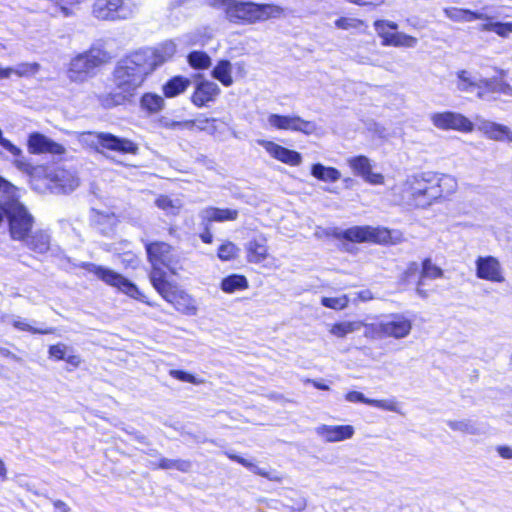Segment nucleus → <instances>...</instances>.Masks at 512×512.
<instances>
[{
  "instance_id": "3",
  "label": "nucleus",
  "mask_w": 512,
  "mask_h": 512,
  "mask_svg": "<svg viewBox=\"0 0 512 512\" xmlns=\"http://www.w3.org/2000/svg\"><path fill=\"white\" fill-rule=\"evenodd\" d=\"M145 250L147 253L148 261L152 266L149 278L153 286L157 284L153 278L155 272L160 273L161 281H167L166 272L162 267L167 268L172 274H176V270L178 268V260L173 253V247L171 245L160 241L146 242Z\"/></svg>"
},
{
  "instance_id": "1",
  "label": "nucleus",
  "mask_w": 512,
  "mask_h": 512,
  "mask_svg": "<svg viewBox=\"0 0 512 512\" xmlns=\"http://www.w3.org/2000/svg\"><path fill=\"white\" fill-rule=\"evenodd\" d=\"M151 52L136 51L121 59L113 71L114 89L98 95L99 103L106 109L123 105L134 96L145 77L153 72V62H149Z\"/></svg>"
},
{
  "instance_id": "11",
  "label": "nucleus",
  "mask_w": 512,
  "mask_h": 512,
  "mask_svg": "<svg viewBox=\"0 0 512 512\" xmlns=\"http://www.w3.org/2000/svg\"><path fill=\"white\" fill-rule=\"evenodd\" d=\"M102 63L101 52L99 50H90L72 59L66 73L72 81L83 82Z\"/></svg>"
},
{
  "instance_id": "20",
  "label": "nucleus",
  "mask_w": 512,
  "mask_h": 512,
  "mask_svg": "<svg viewBox=\"0 0 512 512\" xmlns=\"http://www.w3.org/2000/svg\"><path fill=\"white\" fill-rule=\"evenodd\" d=\"M348 164L354 173L361 176L366 182L374 185L383 184V175L372 172V165L368 157L359 155L349 158Z\"/></svg>"
},
{
  "instance_id": "26",
  "label": "nucleus",
  "mask_w": 512,
  "mask_h": 512,
  "mask_svg": "<svg viewBox=\"0 0 512 512\" xmlns=\"http://www.w3.org/2000/svg\"><path fill=\"white\" fill-rule=\"evenodd\" d=\"M199 216L203 222L207 223L232 221L237 219L238 211L229 208L207 207L201 210Z\"/></svg>"
},
{
  "instance_id": "48",
  "label": "nucleus",
  "mask_w": 512,
  "mask_h": 512,
  "mask_svg": "<svg viewBox=\"0 0 512 512\" xmlns=\"http://www.w3.org/2000/svg\"><path fill=\"white\" fill-rule=\"evenodd\" d=\"M237 247L232 242L222 244L218 248V257L221 260H230L235 257Z\"/></svg>"
},
{
  "instance_id": "41",
  "label": "nucleus",
  "mask_w": 512,
  "mask_h": 512,
  "mask_svg": "<svg viewBox=\"0 0 512 512\" xmlns=\"http://www.w3.org/2000/svg\"><path fill=\"white\" fill-rule=\"evenodd\" d=\"M363 323L359 321H345L336 323L332 326L330 332L336 337L343 338L347 334L358 331Z\"/></svg>"
},
{
  "instance_id": "52",
  "label": "nucleus",
  "mask_w": 512,
  "mask_h": 512,
  "mask_svg": "<svg viewBox=\"0 0 512 512\" xmlns=\"http://www.w3.org/2000/svg\"><path fill=\"white\" fill-rule=\"evenodd\" d=\"M163 126L168 129H188L191 130L194 127L193 121H174V120H165L163 122Z\"/></svg>"
},
{
  "instance_id": "31",
  "label": "nucleus",
  "mask_w": 512,
  "mask_h": 512,
  "mask_svg": "<svg viewBox=\"0 0 512 512\" xmlns=\"http://www.w3.org/2000/svg\"><path fill=\"white\" fill-rule=\"evenodd\" d=\"M248 261L251 263H260L267 256L266 239L259 238L248 242L247 244Z\"/></svg>"
},
{
  "instance_id": "5",
  "label": "nucleus",
  "mask_w": 512,
  "mask_h": 512,
  "mask_svg": "<svg viewBox=\"0 0 512 512\" xmlns=\"http://www.w3.org/2000/svg\"><path fill=\"white\" fill-rule=\"evenodd\" d=\"M139 0H95L92 14L99 20H126L138 11Z\"/></svg>"
},
{
  "instance_id": "49",
  "label": "nucleus",
  "mask_w": 512,
  "mask_h": 512,
  "mask_svg": "<svg viewBox=\"0 0 512 512\" xmlns=\"http://www.w3.org/2000/svg\"><path fill=\"white\" fill-rule=\"evenodd\" d=\"M192 121L194 122V127L196 126L199 130L207 131L211 134L216 131V119L214 118H198Z\"/></svg>"
},
{
  "instance_id": "21",
  "label": "nucleus",
  "mask_w": 512,
  "mask_h": 512,
  "mask_svg": "<svg viewBox=\"0 0 512 512\" xmlns=\"http://www.w3.org/2000/svg\"><path fill=\"white\" fill-rule=\"evenodd\" d=\"M316 433L326 442H339L352 438L354 428L351 425H320Z\"/></svg>"
},
{
  "instance_id": "56",
  "label": "nucleus",
  "mask_w": 512,
  "mask_h": 512,
  "mask_svg": "<svg viewBox=\"0 0 512 512\" xmlns=\"http://www.w3.org/2000/svg\"><path fill=\"white\" fill-rule=\"evenodd\" d=\"M356 22L355 19L341 17L335 21V25L340 29H349L351 27H356L354 24Z\"/></svg>"
},
{
  "instance_id": "40",
  "label": "nucleus",
  "mask_w": 512,
  "mask_h": 512,
  "mask_svg": "<svg viewBox=\"0 0 512 512\" xmlns=\"http://www.w3.org/2000/svg\"><path fill=\"white\" fill-rule=\"evenodd\" d=\"M187 61L193 69L204 70L210 67L211 58L203 51H192L187 56Z\"/></svg>"
},
{
  "instance_id": "24",
  "label": "nucleus",
  "mask_w": 512,
  "mask_h": 512,
  "mask_svg": "<svg viewBox=\"0 0 512 512\" xmlns=\"http://www.w3.org/2000/svg\"><path fill=\"white\" fill-rule=\"evenodd\" d=\"M177 45L174 41H165L158 48L152 49L147 48L139 50V52H151L152 56L149 58V62H153V71L159 65L163 64L167 60L171 59L176 53Z\"/></svg>"
},
{
  "instance_id": "16",
  "label": "nucleus",
  "mask_w": 512,
  "mask_h": 512,
  "mask_svg": "<svg viewBox=\"0 0 512 512\" xmlns=\"http://www.w3.org/2000/svg\"><path fill=\"white\" fill-rule=\"evenodd\" d=\"M27 149L30 154H45L61 155L64 153V147L48 138L40 132H32L28 135Z\"/></svg>"
},
{
  "instance_id": "59",
  "label": "nucleus",
  "mask_w": 512,
  "mask_h": 512,
  "mask_svg": "<svg viewBox=\"0 0 512 512\" xmlns=\"http://www.w3.org/2000/svg\"><path fill=\"white\" fill-rule=\"evenodd\" d=\"M53 185H50L49 188L56 193H61L64 190V185L62 184V179L59 175H55V179H51Z\"/></svg>"
},
{
  "instance_id": "2",
  "label": "nucleus",
  "mask_w": 512,
  "mask_h": 512,
  "mask_svg": "<svg viewBox=\"0 0 512 512\" xmlns=\"http://www.w3.org/2000/svg\"><path fill=\"white\" fill-rule=\"evenodd\" d=\"M209 5L223 8L227 20L234 24H254L279 17L282 9L272 4L246 0H208Z\"/></svg>"
},
{
  "instance_id": "45",
  "label": "nucleus",
  "mask_w": 512,
  "mask_h": 512,
  "mask_svg": "<svg viewBox=\"0 0 512 512\" xmlns=\"http://www.w3.org/2000/svg\"><path fill=\"white\" fill-rule=\"evenodd\" d=\"M442 270L434 265L430 259H425L422 263V271L420 278L436 279L442 277Z\"/></svg>"
},
{
  "instance_id": "30",
  "label": "nucleus",
  "mask_w": 512,
  "mask_h": 512,
  "mask_svg": "<svg viewBox=\"0 0 512 512\" xmlns=\"http://www.w3.org/2000/svg\"><path fill=\"white\" fill-rule=\"evenodd\" d=\"M433 187L438 190L439 198L451 195L457 189V181L450 175H438L434 173Z\"/></svg>"
},
{
  "instance_id": "50",
  "label": "nucleus",
  "mask_w": 512,
  "mask_h": 512,
  "mask_svg": "<svg viewBox=\"0 0 512 512\" xmlns=\"http://www.w3.org/2000/svg\"><path fill=\"white\" fill-rule=\"evenodd\" d=\"M489 92L500 93L507 96H512V86L504 81L497 82L493 80L492 86L489 89Z\"/></svg>"
},
{
  "instance_id": "17",
  "label": "nucleus",
  "mask_w": 512,
  "mask_h": 512,
  "mask_svg": "<svg viewBox=\"0 0 512 512\" xmlns=\"http://www.w3.org/2000/svg\"><path fill=\"white\" fill-rule=\"evenodd\" d=\"M382 321L386 338L403 339L407 337L412 330V320L402 313L390 314Z\"/></svg>"
},
{
  "instance_id": "42",
  "label": "nucleus",
  "mask_w": 512,
  "mask_h": 512,
  "mask_svg": "<svg viewBox=\"0 0 512 512\" xmlns=\"http://www.w3.org/2000/svg\"><path fill=\"white\" fill-rule=\"evenodd\" d=\"M36 321H32V323L27 322L25 319H16L13 321V326L21 331H28L33 334H49L53 332L52 328H47L41 326H35Z\"/></svg>"
},
{
  "instance_id": "63",
  "label": "nucleus",
  "mask_w": 512,
  "mask_h": 512,
  "mask_svg": "<svg viewBox=\"0 0 512 512\" xmlns=\"http://www.w3.org/2000/svg\"><path fill=\"white\" fill-rule=\"evenodd\" d=\"M0 355H2L4 357L11 358L14 361L20 360V358L16 354H14L13 352H11L10 350H8L7 348H4V347H0Z\"/></svg>"
},
{
  "instance_id": "18",
  "label": "nucleus",
  "mask_w": 512,
  "mask_h": 512,
  "mask_svg": "<svg viewBox=\"0 0 512 512\" xmlns=\"http://www.w3.org/2000/svg\"><path fill=\"white\" fill-rule=\"evenodd\" d=\"M476 276L479 279L492 282H504L502 267L497 258L493 256L478 257L476 262Z\"/></svg>"
},
{
  "instance_id": "55",
  "label": "nucleus",
  "mask_w": 512,
  "mask_h": 512,
  "mask_svg": "<svg viewBox=\"0 0 512 512\" xmlns=\"http://www.w3.org/2000/svg\"><path fill=\"white\" fill-rule=\"evenodd\" d=\"M82 360L79 355L68 354V349L66 348V370H70L69 366L72 368H77L81 364Z\"/></svg>"
},
{
  "instance_id": "36",
  "label": "nucleus",
  "mask_w": 512,
  "mask_h": 512,
  "mask_svg": "<svg viewBox=\"0 0 512 512\" xmlns=\"http://www.w3.org/2000/svg\"><path fill=\"white\" fill-rule=\"evenodd\" d=\"M248 288V281L245 276L232 274L225 277L221 282V289L226 293H233Z\"/></svg>"
},
{
  "instance_id": "6",
  "label": "nucleus",
  "mask_w": 512,
  "mask_h": 512,
  "mask_svg": "<svg viewBox=\"0 0 512 512\" xmlns=\"http://www.w3.org/2000/svg\"><path fill=\"white\" fill-rule=\"evenodd\" d=\"M79 141L91 148L116 151L123 154H137L138 146L133 141L107 132H82Z\"/></svg>"
},
{
  "instance_id": "23",
  "label": "nucleus",
  "mask_w": 512,
  "mask_h": 512,
  "mask_svg": "<svg viewBox=\"0 0 512 512\" xmlns=\"http://www.w3.org/2000/svg\"><path fill=\"white\" fill-rule=\"evenodd\" d=\"M0 146L15 157L13 163L19 171L26 173L28 175H32L34 173L35 167L23 155V152L19 147L14 145L10 140L6 139L5 137L0 140Z\"/></svg>"
},
{
  "instance_id": "37",
  "label": "nucleus",
  "mask_w": 512,
  "mask_h": 512,
  "mask_svg": "<svg viewBox=\"0 0 512 512\" xmlns=\"http://www.w3.org/2000/svg\"><path fill=\"white\" fill-rule=\"evenodd\" d=\"M192 467V464L189 460L184 459H168L165 457H162L159 460V463L154 466L155 469H162V470H178L181 472H188L190 471Z\"/></svg>"
},
{
  "instance_id": "43",
  "label": "nucleus",
  "mask_w": 512,
  "mask_h": 512,
  "mask_svg": "<svg viewBox=\"0 0 512 512\" xmlns=\"http://www.w3.org/2000/svg\"><path fill=\"white\" fill-rule=\"evenodd\" d=\"M156 206L168 214L176 215L179 212L181 204L179 200H173L169 196L160 195L156 201Z\"/></svg>"
},
{
  "instance_id": "14",
  "label": "nucleus",
  "mask_w": 512,
  "mask_h": 512,
  "mask_svg": "<svg viewBox=\"0 0 512 512\" xmlns=\"http://www.w3.org/2000/svg\"><path fill=\"white\" fill-rule=\"evenodd\" d=\"M268 123L278 130H291L305 135H311L317 130V125L314 122L304 120L296 115L270 114Z\"/></svg>"
},
{
  "instance_id": "12",
  "label": "nucleus",
  "mask_w": 512,
  "mask_h": 512,
  "mask_svg": "<svg viewBox=\"0 0 512 512\" xmlns=\"http://www.w3.org/2000/svg\"><path fill=\"white\" fill-rule=\"evenodd\" d=\"M374 28L377 34L383 39L382 44L384 46L414 48L418 43L417 38L413 36L402 32H389L388 29L397 30L398 25L395 22L376 20L374 22Z\"/></svg>"
},
{
  "instance_id": "7",
  "label": "nucleus",
  "mask_w": 512,
  "mask_h": 512,
  "mask_svg": "<svg viewBox=\"0 0 512 512\" xmlns=\"http://www.w3.org/2000/svg\"><path fill=\"white\" fill-rule=\"evenodd\" d=\"M160 277V273H154L153 278L157 284L153 287L156 289V291L167 302L171 303L178 312L188 316H195L198 310L195 304V300L185 291L179 289L177 286L171 284L170 282L161 281Z\"/></svg>"
},
{
  "instance_id": "58",
  "label": "nucleus",
  "mask_w": 512,
  "mask_h": 512,
  "mask_svg": "<svg viewBox=\"0 0 512 512\" xmlns=\"http://www.w3.org/2000/svg\"><path fill=\"white\" fill-rule=\"evenodd\" d=\"M203 223H204V231L200 234V238L204 243L210 244V243H212L213 235L210 232L209 223H207V222H203Z\"/></svg>"
},
{
  "instance_id": "35",
  "label": "nucleus",
  "mask_w": 512,
  "mask_h": 512,
  "mask_svg": "<svg viewBox=\"0 0 512 512\" xmlns=\"http://www.w3.org/2000/svg\"><path fill=\"white\" fill-rule=\"evenodd\" d=\"M225 454L227 455V457L229 459L236 461L237 463H239L242 466L249 469L254 474L260 475V476L265 477L272 481H277V482L281 481V477H279L275 474H271L270 472L266 471L263 468L258 467L257 465L253 464L251 461H249L241 456H237V455L229 453V452H226Z\"/></svg>"
},
{
  "instance_id": "25",
  "label": "nucleus",
  "mask_w": 512,
  "mask_h": 512,
  "mask_svg": "<svg viewBox=\"0 0 512 512\" xmlns=\"http://www.w3.org/2000/svg\"><path fill=\"white\" fill-rule=\"evenodd\" d=\"M479 129L488 138L496 141L508 140L512 142V131L505 125L493 121L483 120L479 124Z\"/></svg>"
},
{
  "instance_id": "64",
  "label": "nucleus",
  "mask_w": 512,
  "mask_h": 512,
  "mask_svg": "<svg viewBox=\"0 0 512 512\" xmlns=\"http://www.w3.org/2000/svg\"><path fill=\"white\" fill-rule=\"evenodd\" d=\"M306 508V500L301 498L295 505L291 506L292 511L301 512Z\"/></svg>"
},
{
  "instance_id": "33",
  "label": "nucleus",
  "mask_w": 512,
  "mask_h": 512,
  "mask_svg": "<svg viewBox=\"0 0 512 512\" xmlns=\"http://www.w3.org/2000/svg\"><path fill=\"white\" fill-rule=\"evenodd\" d=\"M26 244L34 252L43 254L49 250L50 236L44 231H36L26 239Z\"/></svg>"
},
{
  "instance_id": "15",
  "label": "nucleus",
  "mask_w": 512,
  "mask_h": 512,
  "mask_svg": "<svg viewBox=\"0 0 512 512\" xmlns=\"http://www.w3.org/2000/svg\"><path fill=\"white\" fill-rule=\"evenodd\" d=\"M431 121L435 127L441 130H459L471 132L473 123L460 113L446 111L431 115Z\"/></svg>"
},
{
  "instance_id": "60",
  "label": "nucleus",
  "mask_w": 512,
  "mask_h": 512,
  "mask_svg": "<svg viewBox=\"0 0 512 512\" xmlns=\"http://www.w3.org/2000/svg\"><path fill=\"white\" fill-rule=\"evenodd\" d=\"M86 1L87 0H66V17L73 13L74 8Z\"/></svg>"
},
{
  "instance_id": "27",
  "label": "nucleus",
  "mask_w": 512,
  "mask_h": 512,
  "mask_svg": "<svg viewBox=\"0 0 512 512\" xmlns=\"http://www.w3.org/2000/svg\"><path fill=\"white\" fill-rule=\"evenodd\" d=\"M17 188L0 176V207L6 211L14 206L20 205Z\"/></svg>"
},
{
  "instance_id": "38",
  "label": "nucleus",
  "mask_w": 512,
  "mask_h": 512,
  "mask_svg": "<svg viewBox=\"0 0 512 512\" xmlns=\"http://www.w3.org/2000/svg\"><path fill=\"white\" fill-rule=\"evenodd\" d=\"M457 88L466 93H473L476 90V76L467 70L457 72Z\"/></svg>"
},
{
  "instance_id": "9",
  "label": "nucleus",
  "mask_w": 512,
  "mask_h": 512,
  "mask_svg": "<svg viewBox=\"0 0 512 512\" xmlns=\"http://www.w3.org/2000/svg\"><path fill=\"white\" fill-rule=\"evenodd\" d=\"M332 236L339 240L343 239L356 243L388 244L391 242V231L383 227L354 226L344 230L334 228Z\"/></svg>"
},
{
  "instance_id": "22",
  "label": "nucleus",
  "mask_w": 512,
  "mask_h": 512,
  "mask_svg": "<svg viewBox=\"0 0 512 512\" xmlns=\"http://www.w3.org/2000/svg\"><path fill=\"white\" fill-rule=\"evenodd\" d=\"M219 93L220 88L215 82L202 80L197 83L191 100L197 107H203L206 103L214 101Z\"/></svg>"
},
{
  "instance_id": "44",
  "label": "nucleus",
  "mask_w": 512,
  "mask_h": 512,
  "mask_svg": "<svg viewBox=\"0 0 512 512\" xmlns=\"http://www.w3.org/2000/svg\"><path fill=\"white\" fill-rule=\"evenodd\" d=\"M365 327L364 336L368 339L379 340L386 338L383 321L377 323L363 324Z\"/></svg>"
},
{
  "instance_id": "4",
  "label": "nucleus",
  "mask_w": 512,
  "mask_h": 512,
  "mask_svg": "<svg viewBox=\"0 0 512 512\" xmlns=\"http://www.w3.org/2000/svg\"><path fill=\"white\" fill-rule=\"evenodd\" d=\"M83 268L87 272L95 275L105 284L117 288L119 291L125 293L131 298H134L143 303H149L146 300L145 295L138 289V287L120 273H117L107 267L96 265L94 263H85L83 264Z\"/></svg>"
},
{
  "instance_id": "8",
  "label": "nucleus",
  "mask_w": 512,
  "mask_h": 512,
  "mask_svg": "<svg viewBox=\"0 0 512 512\" xmlns=\"http://www.w3.org/2000/svg\"><path fill=\"white\" fill-rule=\"evenodd\" d=\"M444 14L447 18L454 22H471L477 19L486 20L487 23L481 24L479 30L492 31L500 37H508L512 33V22H492L491 17L469 9H462L457 7H448L444 9Z\"/></svg>"
},
{
  "instance_id": "46",
  "label": "nucleus",
  "mask_w": 512,
  "mask_h": 512,
  "mask_svg": "<svg viewBox=\"0 0 512 512\" xmlns=\"http://www.w3.org/2000/svg\"><path fill=\"white\" fill-rule=\"evenodd\" d=\"M348 300L346 297H323L321 304L324 307L331 309H343L347 306Z\"/></svg>"
},
{
  "instance_id": "13",
  "label": "nucleus",
  "mask_w": 512,
  "mask_h": 512,
  "mask_svg": "<svg viewBox=\"0 0 512 512\" xmlns=\"http://www.w3.org/2000/svg\"><path fill=\"white\" fill-rule=\"evenodd\" d=\"M11 237L15 240H25L33 225V217L23 204L14 206L6 211Z\"/></svg>"
},
{
  "instance_id": "61",
  "label": "nucleus",
  "mask_w": 512,
  "mask_h": 512,
  "mask_svg": "<svg viewBox=\"0 0 512 512\" xmlns=\"http://www.w3.org/2000/svg\"><path fill=\"white\" fill-rule=\"evenodd\" d=\"M494 79H487V78H481L476 76V83L478 84L476 89H487L489 91L490 87L492 86Z\"/></svg>"
},
{
  "instance_id": "51",
  "label": "nucleus",
  "mask_w": 512,
  "mask_h": 512,
  "mask_svg": "<svg viewBox=\"0 0 512 512\" xmlns=\"http://www.w3.org/2000/svg\"><path fill=\"white\" fill-rule=\"evenodd\" d=\"M370 406L377 407L383 410L396 412L397 411V403L394 400H378L371 399Z\"/></svg>"
},
{
  "instance_id": "28",
  "label": "nucleus",
  "mask_w": 512,
  "mask_h": 512,
  "mask_svg": "<svg viewBox=\"0 0 512 512\" xmlns=\"http://www.w3.org/2000/svg\"><path fill=\"white\" fill-rule=\"evenodd\" d=\"M311 175L319 181L334 183L341 178V173L334 167H328L322 163H314L311 166Z\"/></svg>"
},
{
  "instance_id": "34",
  "label": "nucleus",
  "mask_w": 512,
  "mask_h": 512,
  "mask_svg": "<svg viewBox=\"0 0 512 512\" xmlns=\"http://www.w3.org/2000/svg\"><path fill=\"white\" fill-rule=\"evenodd\" d=\"M446 424L454 431H460L470 435H479L484 432L483 428L472 419L447 420Z\"/></svg>"
},
{
  "instance_id": "47",
  "label": "nucleus",
  "mask_w": 512,
  "mask_h": 512,
  "mask_svg": "<svg viewBox=\"0 0 512 512\" xmlns=\"http://www.w3.org/2000/svg\"><path fill=\"white\" fill-rule=\"evenodd\" d=\"M169 374L171 377H173L179 381H182V382H188V383L195 384V385L203 383V380L197 379L194 375H192L184 370L173 369V370H170Z\"/></svg>"
},
{
  "instance_id": "29",
  "label": "nucleus",
  "mask_w": 512,
  "mask_h": 512,
  "mask_svg": "<svg viewBox=\"0 0 512 512\" xmlns=\"http://www.w3.org/2000/svg\"><path fill=\"white\" fill-rule=\"evenodd\" d=\"M191 84V81L183 76H174L163 85V93L172 98L183 93Z\"/></svg>"
},
{
  "instance_id": "10",
  "label": "nucleus",
  "mask_w": 512,
  "mask_h": 512,
  "mask_svg": "<svg viewBox=\"0 0 512 512\" xmlns=\"http://www.w3.org/2000/svg\"><path fill=\"white\" fill-rule=\"evenodd\" d=\"M434 173L424 172L410 176L407 181V192L418 207H427L439 199L438 190L433 187Z\"/></svg>"
},
{
  "instance_id": "57",
  "label": "nucleus",
  "mask_w": 512,
  "mask_h": 512,
  "mask_svg": "<svg viewBox=\"0 0 512 512\" xmlns=\"http://www.w3.org/2000/svg\"><path fill=\"white\" fill-rule=\"evenodd\" d=\"M49 354L51 357H54L57 360L64 359V349L59 344L51 346L49 349Z\"/></svg>"
},
{
  "instance_id": "39",
  "label": "nucleus",
  "mask_w": 512,
  "mask_h": 512,
  "mask_svg": "<svg viewBox=\"0 0 512 512\" xmlns=\"http://www.w3.org/2000/svg\"><path fill=\"white\" fill-rule=\"evenodd\" d=\"M142 109L149 113H157L164 106V99L153 93H146L141 97L140 101Z\"/></svg>"
},
{
  "instance_id": "53",
  "label": "nucleus",
  "mask_w": 512,
  "mask_h": 512,
  "mask_svg": "<svg viewBox=\"0 0 512 512\" xmlns=\"http://www.w3.org/2000/svg\"><path fill=\"white\" fill-rule=\"evenodd\" d=\"M345 399L348 401V402H353V403H364V404H367V405H370V401L371 399L365 397V395L361 392H358V391H350L348 392L346 395H345Z\"/></svg>"
},
{
  "instance_id": "19",
  "label": "nucleus",
  "mask_w": 512,
  "mask_h": 512,
  "mask_svg": "<svg viewBox=\"0 0 512 512\" xmlns=\"http://www.w3.org/2000/svg\"><path fill=\"white\" fill-rule=\"evenodd\" d=\"M257 143L262 146L273 158L290 166H299L302 163V155L295 151L283 147L275 142L268 140H258Z\"/></svg>"
},
{
  "instance_id": "62",
  "label": "nucleus",
  "mask_w": 512,
  "mask_h": 512,
  "mask_svg": "<svg viewBox=\"0 0 512 512\" xmlns=\"http://www.w3.org/2000/svg\"><path fill=\"white\" fill-rule=\"evenodd\" d=\"M497 452L504 459H512V448L508 446H498Z\"/></svg>"
},
{
  "instance_id": "54",
  "label": "nucleus",
  "mask_w": 512,
  "mask_h": 512,
  "mask_svg": "<svg viewBox=\"0 0 512 512\" xmlns=\"http://www.w3.org/2000/svg\"><path fill=\"white\" fill-rule=\"evenodd\" d=\"M39 68L37 63L32 64H21L17 67V69H13V73H16L19 76H24L27 74H34Z\"/></svg>"
},
{
  "instance_id": "32",
  "label": "nucleus",
  "mask_w": 512,
  "mask_h": 512,
  "mask_svg": "<svg viewBox=\"0 0 512 512\" xmlns=\"http://www.w3.org/2000/svg\"><path fill=\"white\" fill-rule=\"evenodd\" d=\"M232 65L229 60L222 59L218 61L213 68L211 75L214 79L218 80L222 85L229 87L233 84L232 79Z\"/></svg>"
}]
</instances>
